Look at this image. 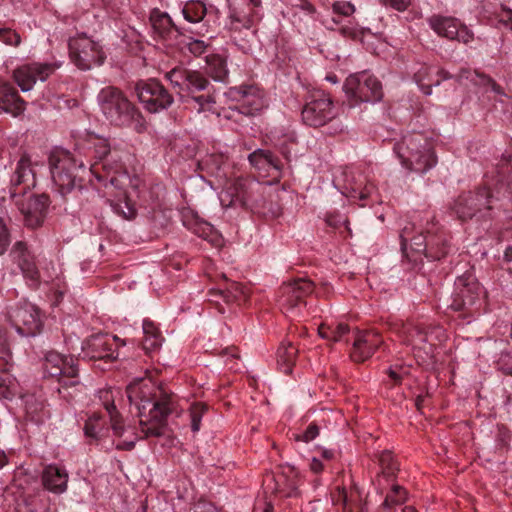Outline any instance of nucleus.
<instances>
[{
    "instance_id": "nucleus-53",
    "label": "nucleus",
    "mask_w": 512,
    "mask_h": 512,
    "mask_svg": "<svg viewBox=\"0 0 512 512\" xmlns=\"http://www.w3.org/2000/svg\"><path fill=\"white\" fill-rule=\"evenodd\" d=\"M389 377L395 385L402 382L404 376L408 373L406 369L401 366L390 367L387 371Z\"/></svg>"
},
{
    "instance_id": "nucleus-30",
    "label": "nucleus",
    "mask_w": 512,
    "mask_h": 512,
    "mask_svg": "<svg viewBox=\"0 0 512 512\" xmlns=\"http://www.w3.org/2000/svg\"><path fill=\"white\" fill-rule=\"evenodd\" d=\"M221 202L227 206L246 207L250 203V197L245 184L241 180L231 183L221 194Z\"/></svg>"
},
{
    "instance_id": "nucleus-47",
    "label": "nucleus",
    "mask_w": 512,
    "mask_h": 512,
    "mask_svg": "<svg viewBox=\"0 0 512 512\" xmlns=\"http://www.w3.org/2000/svg\"><path fill=\"white\" fill-rule=\"evenodd\" d=\"M332 10L335 14L348 17L355 12V6L348 1H336L332 4Z\"/></svg>"
},
{
    "instance_id": "nucleus-12",
    "label": "nucleus",
    "mask_w": 512,
    "mask_h": 512,
    "mask_svg": "<svg viewBox=\"0 0 512 512\" xmlns=\"http://www.w3.org/2000/svg\"><path fill=\"white\" fill-rule=\"evenodd\" d=\"M124 152L113 149V153L106 156L103 162H95L90 167V172L100 182H107L117 189H123L126 182H129V176L123 163Z\"/></svg>"
},
{
    "instance_id": "nucleus-34",
    "label": "nucleus",
    "mask_w": 512,
    "mask_h": 512,
    "mask_svg": "<svg viewBox=\"0 0 512 512\" xmlns=\"http://www.w3.org/2000/svg\"><path fill=\"white\" fill-rule=\"evenodd\" d=\"M298 354V349L292 343H282L277 350V364L279 369L285 373L292 372L293 365Z\"/></svg>"
},
{
    "instance_id": "nucleus-50",
    "label": "nucleus",
    "mask_w": 512,
    "mask_h": 512,
    "mask_svg": "<svg viewBox=\"0 0 512 512\" xmlns=\"http://www.w3.org/2000/svg\"><path fill=\"white\" fill-rule=\"evenodd\" d=\"M386 8H392L399 12L405 11L411 4V0H379Z\"/></svg>"
},
{
    "instance_id": "nucleus-15",
    "label": "nucleus",
    "mask_w": 512,
    "mask_h": 512,
    "mask_svg": "<svg viewBox=\"0 0 512 512\" xmlns=\"http://www.w3.org/2000/svg\"><path fill=\"white\" fill-rule=\"evenodd\" d=\"M135 92L140 103L151 113L167 109L174 101L168 90L155 79L137 82Z\"/></svg>"
},
{
    "instance_id": "nucleus-61",
    "label": "nucleus",
    "mask_w": 512,
    "mask_h": 512,
    "mask_svg": "<svg viewBox=\"0 0 512 512\" xmlns=\"http://www.w3.org/2000/svg\"><path fill=\"white\" fill-rule=\"evenodd\" d=\"M437 77H438L437 79H439L440 82L442 80H446V79L452 78V76L447 71H445L444 69H440V70L437 71Z\"/></svg>"
},
{
    "instance_id": "nucleus-27",
    "label": "nucleus",
    "mask_w": 512,
    "mask_h": 512,
    "mask_svg": "<svg viewBox=\"0 0 512 512\" xmlns=\"http://www.w3.org/2000/svg\"><path fill=\"white\" fill-rule=\"evenodd\" d=\"M0 109L14 117L21 115L26 109V102L11 83H0Z\"/></svg>"
},
{
    "instance_id": "nucleus-29",
    "label": "nucleus",
    "mask_w": 512,
    "mask_h": 512,
    "mask_svg": "<svg viewBox=\"0 0 512 512\" xmlns=\"http://www.w3.org/2000/svg\"><path fill=\"white\" fill-rule=\"evenodd\" d=\"M68 474L65 469L56 465H48L42 472L43 486L50 492L61 494L66 491Z\"/></svg>"
},
{
    "instance_id": "nucleus-42",
    "label": "nucleus",
    "mask_w": 512,
    "mask_h": 512,
    "mask_svg": "<svg viewBox=\"0 0 512 512\" xmlns=\"http://www.w3.org/2000/svg\"><path fill=\"white\" fill-rule=\"evenodd\" d=\"M430 70H431V67L423 65L414 74L415 81L418 83L421 90L426 95H430L432 93V86H437L440 84L439 79L433 80L430 78Z\"/></svg>"
},
{
    "instance_id": "nucleus-43",
    "label": "nucleus",
    "mask_w": 512,
    "mask_h": 512,
    "mask_svg": "<svg viewBox=\"0 0 512 512\" xmlns=\"http://www.w3.org/2000/svg\"><path fill=\"white\" fill-rule=\"evenodd\" d=\"M378 462L381 467V474L385 477H393L398 470V465L394 460L391 451L384 450L378 455Z\"/></svg>"
},
{
    "instance_id": "nucleus-52",
    "label": "nucleus",
    "mask_w": 512,
    "mask_h": 512,
    "mask_svg": "<svg viewBox=\"0 0 512 512\" xmlns=\"http://www.w3.org/2000/svg\"><path fill=\"white\" fill-rule=\"evenodd\" d=\"M113 153V149L110 148L106 141H101L95 145V156L98 159L97 162H103L107 155Z\"/></svg>"
},
{
    "instance_id": "nucleus-5",
    "label": "nucleus",
    "mask_w": 512,
    "mask_h": 512,
    "mask_svg": "<svg viewBox=\"0 0 512 512\" xmlns=\"http://www.w3.org/2000/svg\"><path fill=\"white\" fill-rule=\"evenodd\" d=\"M170 83L185 91L190 97L193 107L198 112L211 111L215 104L213 87L208 78L200 71L174 68L166 73Z\"/></svg>"
},
{
    "instance_id": "nucleus-22",
    "label": "nucleus",
    "mask_w": 512,
    "mask_h": 512,
    "mask_svg": "<svg viewBox=\"0 0 512 512\" xmlns=\"http://www.w3.org/2000/svg\"><path fill=\"white\" fill-rule=\"evenodd\" d=\"M57 68L58 66L54 63H27L13 71V78L21 90L27 92L33 88L37 81H46Z\"/></svg>"
},
{
    "instance_id": "nucleus-54",
    "label": "nucleus",
    "mask_w": 512,
    "mask_h": 512,
    "mask_svg": "<svg viewBox=\"0 0 512 512\" xmlns=\"http://www.w3.org/2000/svg\"><path fill=\"white\" fill-rule=\"evenodd\" d=\"M206 44L202 40H194L189 44V50L195 55H201L206 50Z\"/></svg>"
},
{
    "instance_id": "nucleus-18",
    "label": "nucleus",
    "mask_w": 512,
    "mask_h": 512,
    "mask_svg": "<svg viewBox=\"0 0 512 512\" xmlns=\"http://www.w3.org/2000/svg\"><path fill=\"white\" fill-rule=\"evenodd\" d=\"M428 24L438 36L451 41L469 44L474 39V33L454 17L432 15L428 18Z\"/></svg>"
},
{
    "instance_id": "nucleus-63",
    "label": "nucleus",
    "mask_w": 512,
    "mask_h": 512,
    "mask_svg": "<svg viewBox=\"0 0 512 512\" xmlns=\"http://www.w3.org/2000/svg\"><path fill=\"white\" fill-rule=\"evenodd\" d=\"M424 400H425V396H423V395H418L416 397V399H415V406H416L417 410L421 411L423 403H424Z\"/></svg>"
},
{
    "instance_id": "nucleus-35",
    "label": "nucleus",
    "mask_w": 512,
    "mask_h": 512,
    "mask_svg": "<svg viewBox=\"0 0 512 512\" xmlns=\"http://www.w3.org/2000/svg\"><path fill=\"white\" fill-rule=\"evenodd\" d=\"M143 334L142 346L146 352L154 351L161 346L163 337L158 327L152 321L147 319L143 321Z\"/></svg>"
},
{
    "instance_id": "nucleus-56",
    "label": "nucleus",
    "mask_w": 512,
    "mask_h": 512,
    "mask_svg": "<svg viewBox=\"0 0 512 512\" xmlns=\"http://www.w3.org/2000/svg\"><path fill=\"white\" fill-rule=\"evenodd\" d=\"M230 19L231 21L234 23V22H239L241 23L244 27L246 28H250L251 25H252V19L249 18V17H246L244 16L243 18L240 17L236 12H232L230 14Z\"/></svg>"
},
{
    "instance_id": "nucleus-23",
    "label": "nucleus",
    "mask_w": 512,
    "mask_h": 512,
    "mask_svg": "<svg viewBox=\"0 0 512 512\" xmlns=\"http://www.w3.org/2000/svg\"><path fill=\"white\" fill-rule=\"evenodd\" d=\"M10 257L14 264L20 269L23 277L33 288H38L41 283L40 272L35 262V256L29 250L24 241H17L13 244Z\"/></svg>"
},
{
    "instance_id": "nucleus-26",
    "label": "nucleus",
    "mask_w": 512,
    "mask_h": 512,
    "mask_svg": "<svg viewBox=\"0 0 512 512\" xmlns=\"http://www.w3.org/2000/svg\"><path fill=\"white\" fill-rule=\"evenodd\" d=\"M381 343L382 339L377 332L365 331L358 333L350 357L355 362H363L374 354Z\"/></svg>"
},
{
    "instance_id": "nucleus-14",
    "label": "nucleus",
    "mask_w": 512,
    "mask_h": 512,
    "mask_svg": "<svg viewBox=\"0 0 512 512\" xmlns=\"http://www.w3.org/2000/svg\"><path fill=\"white\" fill-rule=\"evenodd\" d=\"M7 318L22 336H35L41 331L40 311L29 302H19L10 306L7 311Z\"/></svg>"
},
{
    "instance_id": "nucleus-28",
    "label": "nucleus",
    "mask_w": 512,
    "mask_h": 512,
    "mask_svg": "<svg viewBox=\"0 0 512 512\" xmlns=\"http://www.w3.org/2000/svg\"><path fill=\"white\" fill-rule=\"evenodd\" d=\"M150 22L154 32L163 40L168 42L170 45L179 36V32L172 22L170 16L160 11L159 9H153L150 14Z\"/></svg>"
},
{
    "instance_id": "nucleus-62",
    "label": "nucleus",
    "mask_w": 512,
    "mask_h": 512,
    "mask_svg": "<svg viewBox=\"0 0 512 512\" xmlns=\"http://www.w3.org/2000/svg\"><path fill=\"white\" fill-rule=\"evenodd\" d=\"M502 370L506 375L512 376V360L509 362H505L502 365Z\"/></svg>"
},
{
    "instance_id": "nucleus-1",
    "label": "nucleus",
    "mask_w": 512,
    "mask_h": 512,
    "mask_svg": "<svg viewBox=\"0 0 512 512\" xmlns=\"http://www.w3.org/2000/svg\"><path fill=\"white\" fill-rule=\"evenodd\" d=\"M126 393L129 402L138 409L139 423L144 436H162L167 417L175 409L174 395L151 378L135 379L127 386Z\"/></svg>"
},
{
    "instance_id": "nucleus-21",
    "label": "nucleus",
    "mask_w": 512,
    "mask_h": 512,
    "mask_svg": "<svg viewBox=\"0 0 512 512\" xmlns=\"http://www.w3.org/2000/svg\"><path fill=\"white\" fill-rule=\"evenodd\" d=\"M100 399L103 400L104 408L106 409L107 413L109 414L111 428H112L114 436L123 437L126 433L131 434V436L128 437L127 439H125L124 441L118 442L116 444V449L117 450H125V451L132 450L135 447V443H136L138 437L133 432V429L131 427L124 426L122 417L114 404L112 391H110V390L100 391Z\"/></svg>"
},
{
    "instance_id": "nucleus-17",
    "label": "nucleus",
    "mask_w": 512,
    "mask_h": 512,
    "mask_svg": "<svg viewBox=\"0 0 512 512\" xmlns=\"http://www.w3.org/2000/svg\"><path fill=\"white\" fill-rule=\"evenodd\" d=\"M314 291V284L306 278H298L283 283L279 290L277 301L285 312H294L306 305V298Z\"/></svg>"
},
{
    "instance_id": "nucleus-64",
    "label": "nucleus",
    "mask_w": 512,
    "mask_h": 512,
    "mask_svg": "<svg viewBox=\"0 0 512 512\" xmlns=\"http://www.w3.org/2000/svg\"><path fill=\"white\" fill-rule=\"evenodd\" d=\"M504 260L506 262L512 261V246H508L504 251Z\"/></svg>"
},
{
    "instance_id": "nucleus-45",
    "label": "nucleus",
    "mask_w": 512,
    "mask_h": 512,
    "mask_svg": "<svg viewBox=\"0 0 512 512\" xmlns=\"http://www.w3.org/2000/svg\"><path fill=\"white\" fill-rule=\"evenodd\" d=\"M207 406L202 403H194L190 407L191 429L193 432H198L201 426V419L206 412Z\"/></svg>"
},
{
    "instance_id": "nucleus-11",
    "label": "nucleus",
    "mask_w": 512,
    "mask_h": 512,
    "mask_svg": "<svg viewBox=\"0 0 512 512\" xmlns=\"http://www.w3.org/2000/svg\"><path fill=\"white\" fill-rule=\"evenodd\" d=\"M226 96L238 103L230 107L229 114L225 115L227 119H235V121H239L236 114L254 116L267 106L264 92L255 85L232 87L226 92Z\"/></svg>"
},
{
    "instance_id": "nucleus-36",
    "label": "nucleus",
    "mask_w": 512,
    "mask_h": 512,
    "mask_svg": "<svg viewBox=\"0 0 512 512\" xmlns=\"http://www.w3.org/2000/svg\"><path fill=\"white\" fill-rule=\"evenodd\" d=\"M275 488L273 492L281 497H294L299 494L298 481L295 477H288L284 473L274 477Z\"/></svg>"
},
{
    "instance_id": "nucleus-20",
    "label": "nucleus",
    "mask_w": 512,
    "mask_h": 512,
    "mask_svg": "<svg viewBox=\"0 0 512 512\" xmlns=\"http://www.w3.org/2000/svg\"><path fill=\"white\" fill-rule=\"evenodd\" d=\"M395 330L407 345H411L414 350H423L426 354L432 352V332H443L440 327L423 326L412 322L396 324Z\"/></svg>"
},
{
    "instance_id": "nucleus-3",
    "label": "nucleus",
    "mask_w": 512,
    "mask_h": 512,
    "mask_svg": "<svg viewBox=\"0 0 512 512\" xmlns=\"http://www.w3.org/2000/svg\"><path fill=\"white\" fill-rule=\"evenodd\" d=\"M35 186L36 176L31 157L23 153L11 177L10 195L16 199L15 203L24 216L25 224L30 228H37L43 224L50 205V198L44 193L30 195L26 201L20 199Z\"/></svg>"
},
{
    "instance_id": "nucleus-51",
    "label": "nucleus",
    "mask_w": 512,
    "mask_h": 512,
    "mask_svg": "<svg viewBox=\"0 0 512 512\" xmlns=\"http://www.w3.org/2000/svg\"><path fill=\"white\" fill-rule=\"evenodd\" d=\"M473 74L475 77H472V73L470 71L463 70V71H461L460 77H465L466 79H470L472 82H474L475 85L489 86V84H487V82L483 79L484 77H489L488 75H485L478 71H474Z\"/></svg>"
},
{
    "instance_id": "nucleus-57",
    "label": "nucleus",
    "mask_w": 512,
    "mask_h": 512,
    "mask_svg": "<svg viewBox=\"0 0 512 512\" xmlns=\"http://www.w3.org/2000/svg\"><path fill=\"white\" fill-rule=\"evenodd\" d=\"M84 433L87 437L93 439V440H97V432H96V427L94 425V423L92 422L91 419H89L86 423H85V426H84Z\"/></svg>"
},
{
    "instance_id": "nucleus-39",
    "label": "nucleus",
    "mask_w": 512,
    "mask_h": 512,
    "mask_svg": "<svg viewBox=\"0 0 512 512\" xmlns=\"http://www.w3.org/2000/svg\"><path fill=\"white\" fill-rule=\"evenodd\" d=\"M406 499V490L400 485H394L386 495L382 507L385 512H395L394 507L404 504Z\"/></svg>"
},
{
    "instance_id": "nucleus-48",
    "label": "nucleus",
    "mask_w": 512,
    "mask_h": 512,
    "mask_svg": "<svg viewBox=\"0 0 512 512\" xmlns=\"http://www.w3.org/2000/svg\"><path fill=\"white\" fill-rule=\"evenodd\" d=\"M11 242L10 232L6 223L0 217V255H3Z\"/></svg>"
},
{
    "instance_id": "nucleus-32",
    "label": "nucleus",
    "mask_w": 512,
    "mask_h": 512,
    "mask_svg": "<svg viewBox=\"0 0 512 512\" xmlns=\"http://www.w3.org/2000/svg\"><path fill=\"white\" fill-rule=\"evenodd\" d=\"M248 160L258 170L269 171L270 168L277 172L281 170V161L269 150L257 149L249 154Z\"/></svg>"
},
{
    "instance_id": "nucleus-31",
    "label": "nucleus",
    "mask_w": 512,
    "mask_h": 512,
    "mask_svg": "<svg viewBox=\"0 0 512 512\" xmlns=\"http://www.w3.org/2000/svg\"><path fill=\"white\" fill-rule=\"evenodd\" d=\"M25 411L27 420L41 425L50 418V412L46 408L45 401L38 399L34 395L25 398Z\"/></svg>"
},
{
    "instance_id": "nucleus-37",
    "label": "nucleus",
    "mask_w": 512,
    "mask_h": 512,
    "mask_svg": "<svg viewBox=\"0 0 512 512\" xmlns=\"http://www.w3.org/2000/svg\"><path fill=\"white\" fill-rule=\"evenodd\" d=\"M207 72L215 81H225L228 77L226 60L217 54L206 57Z\"/></svg>"
},
{
    "instance_id": "nucleus-7",
    "label": "nucleus",
    "mask_w": 512,
    "mask_h": 512,
    "mask_svg": "<svg viewBox=\"0 0 512 512\" xmlns=\"http://www.w3.org/2000/svg\"><path fill=\"white\" fill-rule=\"evenodd\" d=\"M97 102L102 114L111 125L129 127L142 120V114L138 108L116 86L103 87L97 95Z\"/></svg>"
},
{
    "instance_id": "nucleus-16",
    "label": "nucleus",
    "mask_w": 512,
    "mask_h": 512,
    "mask_svg": "<svg viewBox=\"0 0 512 512\" xmlns=\"http://www.w3.org/2000/svg\"><path fill=\"white\" fill-rule=\"evenodd\" d=\"M410 228L404 227L400 234L401 239V249L402 251H406L408 242H411V246L416 252H423L426 257L431 258L432 260H440L445 257L448 253V245L446 240L442 236L432 235L429 230H427L426 236L421 232L420 235L410 237Z\"/></svg>"
},
{
    "instance_id": "nucleus-41",
    "label": "nucleus",
    "mask_w": 512,
    "mask_h": 512,
    "mask_svg": "<svg viewBox=\"0 0 512 512\" xmlns=\"http://www.w3.org/2000/svg\"><path fill=\"white\" fill-rule=\"evenodd\" d=\"M318 333L324 339H328L333 342H339L342 341L344 336L349 333V327L344 323H339L334 328L322 324L318 328Z\"/></svg>"
},
{
    "instance_id": "nucleus-60",
    "label": "nucleus",
    "mask_w": 512,
    "mask_h": 512,
    "mask_svg": "<svg viewBox=\"0 0 512 512\" xmlns=\"http://www.w3.org/2000/svg\"><path fill=\"white\" fill-rule=\"evenodd\" d=\"M300 8L309 14H314L316 12L315 6L307 0H301Z\"/></svg>"
},
{
    "instance_id": "nucleus-38",
    "label": "nucleus",
    "mask_w": 512,
    "mask_h": 512,
    "mask_svg": "<svg viewBox=\"0 0 512 512\" xmlns=\"http://www.w3.org/2000/svg\"><path fill=\"white\" fill-rule=\"evenodd\" d=\"M210 295L223 299L226 303L239 302L245 299L243 286L239 283L232 282L229 287L219 290H211Z\"/></svg>"
},
{
    "instance_id": "nucleus-19",
    "label": "nucleus",
    "mask_w": 512,
    "mask_h": 512,
    "mask_svg": "<svg viewBox=\"0 0 512 512\" xmlns=\"http://www.w3.org/2000/svg\"><path fill=\"white\" fill-rule=\"evenodd\" d=\"M302 120L311 127H321L334 118L333 103L322 92L313 94L302 109Z\"/></svg>"
},
{
    "instance_id": "nucleus-46",
    "label": "nucleus",
    "mask_w": 512,
    "mask_h": 512,
    "mask_svg": "<svg viewBox=\"0 0 512 512\" xmlns=\"http://www.w3.org/2000/svg\"><path fill=\"white\" fill-rule=\"evenodd\" d=\"M0 41L6 45L18 46L21 42V37L10 28H0Z\"/></svg>"
},
{
    "instance_id": "nucleus-44",
    "label": "nucleus",
    "mask_w": 512,
    "mask_h": 512,
    "mask_svg": "<svg viewBox=\"0 0 512 512\" xmlns=\"http://www.w3.org/2000/svg\"><path fill=\"white\" fill-rule=\"evenodd\" d=\"M110 205L115 213L126 220H131L136 216V208L126 196L116 202L112 201Z\"/></svg>"
},
{
    "instance_id": "nucleus-55",
    "label": "nucleus",
    "mask_w": 512,
    "mask_h": 512,
    "mask_svg": "<svg viewBox=\"0 0 512 512\" xmlns=\"http://www.w3.org/2000/svg\"><path fill=\"white\" fill-rule=\"evenodd\" d=\"M192 512H216V509L211 503L200 501L193 506Z\"/></svg>"
},
{
    "instance_id": "nucleus-10",
    "label": "nucleus",
    "mask_w": 512,
    "mask_h": 512,
    "mask_svg": "<svg viewBox=\"0 0 512 512\" xmlns=\"http://www.w3.org/2000/svg\"><path fill=\"white\" fill-rule=\"evenodd\" d=\"M68 50L72 63L84 71L103 64L106 58L102 46L85 33L70 37Z\"/></svg>"
},
{
    "instance_id": "nucleus-9",
    "label": "nucleus",
    "mask_w": 512,
    "mask_h": 512,
    "mask_svg": "<svg viewBox=\"0 0 512 512\" xmlns=\"http://www.w3.org/2000/svg\"><path fill=\"white\" fill-rule=\"evenodd\" d=\"M454 286L450 308L466 315L478 313L485 291L475 275L470 271L465 272L456 278Z\"/></svg>"
},
{
    "instance_id": "nucleus-13",
    "label": "nucleus",
    "mask_w": 512,
    "mask_h": 512,
    "mask_svg": "<svg viewBox=\"0 0 512 512\" xmlns=\"http://www.w3.org/2000/svg\"><path fill=\"white\" fill-rule=\"evenodd\" d=\"M343 88L355 102H377L383 97L381 82L364 72L347 77Z\"/></svg>"
},
{
    "instance_id": "nucleus-4",
    "label": "nucleus",
    "mask_w": 512,
    "mask_h": 512,
    "mask_svg": "<svg viewBox=\"0 0 512 512\" xmlns=\"http://www.w3.org/2000/svg\"><path fill=\"white\" fill-rule=\"evenodd\" d=\"M49 167L53 183L57 192L66 198L73 194L75 197L89 195L96 196L94 190H90L82 185V178L78 171L85 168L84 163L78 160L71 152L67 150H54L49 156Z\"/></svg>"
},
{
    "instance_id": "nucleus-6",
    "label": "nucleus",
    "mask_w": 512,
    "mask_h": 512,
    "mask_svg": "<svg viewBox=\"0 0 512 512\" xmlns=\"http://www.w3.org/2000/svg\"><path fill=\"white\" fill-rule=\"evenodd\" d=\"M45 377L56 379L57 392L61 398L70 402L80 386L78 358L57 351H48L43 362Z\"/></svg>"
},
{
    "instance_id": "nucleus-24",
    "label": "nucleus",
    "mask_w": 512,
    "mask_h": 512,
    "mask_svg": "<svg viewBox=\"0 0 512 512\" xmlns=\"http://www.w3.org/2000/svg\"><path fill=\"white\" fill-rule=\"evenodd\" d=\"M118 341L117 336L111 337L108 334H95L82 343V351L85 357L91 360H115L118 352L114 348Z\"/></svg>"
},
{
    "instance_id": "nucleus-59",
    "label": "nucleus",
    "mask_w": 512,
    "mask_h": 512,
    "mask_svg": "<svg viewBox=\"0 0 512 512\" xmlns=\"http://www.w3.org/2000/svg\"><path fill=\"white\" fill-rule=\"evenodd\" d=\"M310 469L314 472V473H320L322 470H323V464L322 462L317 459V458H312L311 462H310Z\"/></svg>"
},
{
    "instance_id": "nucleus-58",
    "label": "nucleus",
    "mask_w": 512,
    "mask_h": 512,
    "mask_svg": "<svg viewBox=\"0 0 512 512\" xmlns=\"http://www.w3.org/2000/svg\"><path fill=\"white\" fill-rule=\"evenodd\" d=\"M487 84H489V87L493 92H495L498 95H504V91L500 85H498L495 80H493L491 77H484L483 78Z\"/></svg>"
},
{
    "instance_id": "nucleus-40",
    "label": "nucleus",
    "mask_w": 512,
    "mask_h": 512,
    "mask_svg": "<svg viewBox=\"0 0 512 512\" xmlns=\"http://www.w3.org/2000/svg\"><path fill=\"white\" fill-rule=\"evenodd\" d=\"M206 6L201 1H190L182 9L184 18L191 23H198L206 15Z\"/></svg>"
},
{
    "instance_id": "nucleus-25",
    "label": "nucleus",
    "mask_w": 512,
    "mask_h": 512,
    "mask_svg": "<svg viewBox=\"0 0 512 512\" xmlns=\"http://www.w3.org/2000/svg\"><path fill=\"white\" fill-rule=\"evenodd\" d=\"M12 366V353L7 339L0 335V396L3 398H10L15 393V379L10 374Z\"/></svg>"
},
{
    "instance_id": "nucleus-8",
    "label": "nucleus",
    "mask_w": 512,
    "mask_h": 512,
    "mask_svg": "<svg viewBox=\"0 0 512 512\" xmlns=\"http://www.w3.org/2000/svg\"><path fill=\"white\" fill-rule=\"evenodd\" d=\"M394 151L403 166L409 170L425 173L437 162V158L429 142L420 133L403 137L394 146Z\"/></svg>"
},
{
    "instance_id": "nucleus-49",
    "label": "nucleus",
    "mask_w": 512,
    "mask_h": 512,
    "mask_svg": "<svg viewBox=\"0 0 512 512\" xmlns=\"http://www.w3.org/2000/svg\"><path fill=\"white\" fill-rule=\"evenodd\" d=\"M319 435V427L315 423H311L306 430L299 435H296V441L310 442Z\"/></svg>"
},
{
    "instance_id": "nucleus-2",
    "label": "nucleus",
    "mask_w": 512,
    "mask_h": 512,
    "mask_svg": "<svg viewBox=\"0 0 512 512\" xmlns=\"http://www.w3.org/2000/svg\"><path fill=\"white\" fill-rule=\"evenodd\" d=\"M510 170V166L506 164L496 171L495 177L487 175L483 186L461 193L451 206L452 212L462 222L469 221L478 214L485 216L484 212L493 209L495 200L512 195V177L504 180Z\"/></svg>"
},
{
    "instance_id": "nucleus-33",
    "label": "nucleus",
    "mask_w": 512,
    "mask_h": 512,
    "mask_svg": "<svg viewBox=\"0 0 512 512\" xmlns=\"http://www.w3.org/2000/svg\"><path fill=\"white\" fill-rule=\"evenodd\" d=\"M334 501L341 503L343 506V512H365L366 505L359 503L360 495L357 491H350L342 487L337 488V496Z\"/></svg>"
}]
</instances>
